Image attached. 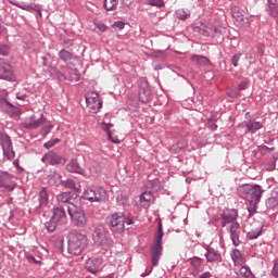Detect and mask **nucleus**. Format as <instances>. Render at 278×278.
<instances>
[{
  "instance_id": "1",
  "label": "nucleus",
  "mask_w": 278,
  "mask_h": 278,
  "mask_svg": "<svg viewBox=\"0 0 278 278\" xmlns=\"http://www.w3.org/2000/svg\"><path fill=\"white\" fill-rule=\"evenodd\" d=\"M222 227L227 228L233 247H240V224L238 223V210L226 208L223 211Z\"/></svg>"
},
{
  "instance_id": "2",
  "label": "nucleus",
  "mask_w": 278,
  "mask_h": 278,
  "mask_svg": "<svg viewBox=\"0 0 278 278\" xmlns=\"http://www.w3.org/2000/svg\"><path fill=\"white\" fill-rule=\"evenodd\" d=\"M238 195L249 203H260L264 189L260 185H242L237 189Z\"/></svg>"
},
{
  "instance_id": "3",
  "label": "nucleus",
  "mask_w": 278,
  "mask_h": 278,
  "mask_svg": "<svg viewBox=\"0 0 278 278\" xmlns=\"http://www.w3.org/2000/svg\"><path fill=\"white\" fill-rule=\"evenodd\" d=\"M88 247V237L81 232L74 231L70 233L67 251L71 255H81Z\"/></svg>"
},
{
  "instance_id": "4",
  "label": "nucleus",
  "mask_w": 278,
  "mask_h": 278,
  "mask_svg": "<svg viewBox=\"0 0 278 278\" xmlns=\"http://www.w3.org/2000/svg\"><path fill=\"white\" fill-rule=\"evenodd\" d=\"M67 212L74 227L84 228L86 227V225H88V217L86 216V212L84 211V208L78 207L73 203H70L67 205Z\"/></svg>"
},
{
  "instance_id": "5",
  "label": "nucleus",
  "mask_w": 278,
  "mask_h": 278,
  "mask_svg": "<svg viewBox=\"0 0 278 278\" xmlns=\"http://www.w3.org/2000/svg\"><path fill=\"white\" fill-rule=\"evenodd\" d=\"M109 223L112 227V231L123 233L125 231V225H134V219L125 217L123 213H113L109 217Z\"/></svg>"
},
{
  "instance_id": "6",
  "label": "nucleus",
  "mask_w": 278,
  "mask_h": 278,
  "mask_svg": "<svg viewBox=\"0 0 278 278\" xmlns=\"http://www.w3.org/2000/svg\"><path fill=\"white\" fill-rule=\"evenodd\" d=\"M83 199L89 201V203H101L108 199V191L103 187L89 188L84 191Z\"/></svg>"
},
{
  "instance_id": "7",
  "label": "nucleus",
  "mask_w": 278,
  "mask_h": 278,
  "mask_svg": "<svg viewBox=\"0 0 278 278\" xmlns=\"http://www.w3.org/2000/svg\"><path fill=\"white\" fill-rule=\"evenodd\" d=\"M162 238H164V232L162 231V225H160L159 230L155 235V242L151 248V257L153 266H157V264H160V258L162 257Z\"/></svg>"
},
{
  "instance_id": "8",
  "label": "nucleus",
  "mask_w": 278,
  "mask_h": 278,
  "mask_svg": "<svg viewBox=\"0 0 278 278\" xmlns=\"http://www.w3.org/2000/svg\"><path fill=\"white\" fill-rule=\"evenodd\" d=\"M92 240L97 247H101V249H104V251H108L110 247H112V239L108 238V235L105 233V229L102 227H98L94 229L92 235Z\"/></svg>"
},
{
  "instance_id": "9",
  "label": "nucleus",
  "mask_w": 278,
  "mask_h": 278,
  "mask_svg": "<svg viewBox=\"0 0 278 278\" xmlns=\"http://www.w3.org/2000/svg\"><path fill=\"white\" fill-rule=\"evenodd\" d=\"M0 142L3 151L4 160H14L16 157V152H14V148L12 147V139L5 132H0Z\"/></svg>"
},
{
  "instance_id": "10",
  "label": "nucleus",
  "mask_w": 278,
  "mask_h": 278,
  "mask_svg": "<svg viewBox=\"0 0 278 278\" xmlns=\"http://www.w3.org/2000/svg\"><path fill=\"white\" fill-rule=\"evenodd\" d=\"M86 103L92 114H97L103 108V102L97 92H88L86 94Z\"/></svg>"
},
{
  "instance_id": "11",
  "label": "nucleus",
  "mask_w": 278,
  "mask_h": 278,
  "mask_svg": "<svg viewBox=\"0 0 278 278\" xmlns=\"http://www.w3.org/2000/svg\"><path fill=\"white\" fill-rule=\"evenodd\" d=\"M41 162L50 164V166H64L67 160L66 156L60 155L56 152L50 151L47 152L42 157Z\"/></svg>"
},
{
  "instance_id": "12",
  "label": "nucleus",
  "mask_w": 278,
  "mask_h": 278,
  "mask_svg": "<svg viewBox=\"0 0 278 278\" xmlns=\"http://www.w3.org/2000/svg\"><path fill=\"white\" fill-rule=\"evenodd\" d=\"M189 262V275L192 277H199V274L203 273V258L193 256L188 260Z\"/></svg>"
},
{
  "instance_id": "13",
  "label": "nucleus",
  "mask_w": 278,
  "mask_h": 278,
  "mask_svg": "<svg viewBox=\"0 0 278 278\" xmlns=\"http://www.w3.org/2000/svg\"><path fill=\"white\" fill-rule=\"evenodd\" d=\"M46 121L47 118H45L43 114H41L39 118L31 115L22 123V126L25 127V129H38V127H42V125H45Z\"/></svg>"
},
{
  "instance_id": "14",
  "label": "nucleus",
  "mask_w": 278,
  "mask_h": 278,
  "mask_svg": "<svg viewBox=\"0 0 278 278\" xmlns=\"http://www.w3.org/2000/svg\"><path fill=\"white\" fill-rule=\"evenodd\" d=\"M85 266L89 273L97 275L101 270V266H103V257H90L86 261Z\"/></svg>"
},
{
  "instance_id": "15",
  "label": "nucleus",
  "mask_w": 278,
  "mask_h": 278,
  "mask_svg": "<svg viewBox=\"0 0 278 278\" xmlns=\"http://www.w3.org/2000/svg\"><path fill=\"white\" fill-rule=\"evenodd\" d=\"M0 79H4L5 81H16L12 65L9 63L0 64Z\"/></svg>"
},
{
  "instance_id": "16",
  "label": "nucleus",
  "mask_w": 278,
  "mask_h": 278,
  "mask_svg": "<svg viewBox=\"0 0 278 278\" xmlns=\"http://www.w3.org/2000/svg\"><path fill=\"white\" fill-rule=\"evenodd\" d=\"M194 31H198V34H201L202 36H214L216 31H218V28L214 26L211 23H200L199 26H194Z\"/></svg>"
},
{
  "instance_id": "17",
  "label": "nucleus",
  "mask_w": 278,
  "mask_h": 278,
  "mask_svg": "<svg viewBox=\"0 0 278 278\" xmlns=\"http://www.w3.org/2000/svg\"><path fill=\"white\" fill-rule=\"evenodd\" d=\"M9 92L5 89L0 90V111L8 112V108L13 110V112H18V109L14 106L10 101H8Z\"/></svg>"
},
{
  "instance_id": "18",
  "label": "nucleus",
  "mask_w": 278,
  "mask_h": 278,
  "mask_svg": "<svg viewBox=\"0 0 278 278\" xmlns=\"http://www.w3.org/2000/svg\"><path fill=\"white\" fill-rule=\"evenodd\" d=\"M205 251L206 252L204 254V257H206V262L208 264H214L216 262H223V255L220 254V252H218L214 248L206 247Z\"/></svg>"
},
{
  "instance_id": "19",
  "label": "nucleus",
  "mask_w": 278,
  "mask_h": 278,
  "mask_svg": "<svg viewBox=\"0 0 278 278\" xmlns=\"http://www.w3.org/2000/svg\"><path fill=\"white\" fill-rule=\"evenodd\" d=\"M12 181V175L8 172H0V188H5L7 190H14L15 185Z\"/></svg>"
},
{
  "instance_id": "20",
  "label": "nucleus",
  "mask_w": 278,
  "mask_h": 278,
  "mask_svg": "<svg viewBox=\"0 0 278 278\" xmlns=\"http://www.w3.org/2000/svg\"><path fill=\"white\" fill-rule=\"evenodd\" d=\"M52 218L59 223V225H64V223H66V211H64V207L54 208Z\"/></svg>"
},
{
  "instance_id": "21",
  "label": "nucleus",
  "mask_w": 278,
  "mask_h": 278,
  "mask_svg": "<svg viewBox=\"0 0 278 278\" xmlns=\"http://www.w3.org/2000/svg\"><path fill=\"white\" fill-rule=\"evenodd\" d=\"M231 260L235 264V266H242V264H245L247 260L242 255V252L238 249H233L230 253Z\"/></svg>"
},
{
  "instance_id": "22",
  "label": "nucleus",
  "mask_w": 278,
  "mask_h": 278,
  "mask_svg": "<svg viewBox=\"0 0 278 278\" xmlns=\"http://www.w3.org/2000/svg\"><path fill=\"white\" fill-rule=\"evenodd\" d=\"M112 127H114V124H108L105 122L101 123V128L105 131L108 140H110V142H113V144H121V139H112Z\"/></svg>"
},
{
  "instance_id": "23",
  "label": "nucleus",
  "mask_w": 278,
  "mask_h": 278,
  "mask_svg": "<svg viewBox=\"0 0 278 278\" xmlns=\"http://www.w3.org/2000/svg\"><path fill=\"white\" fill-rule=\"evenodd\" d=\"M66 170H68V173H76L77 175H84V168L79 166V163H77L75 159L68 162Z\"/></svg>"
},
{
  "instance_id": "24",
  "label": "nucleus",
  "mask_w": 278,
  "mask_h": 278,
  "mask_svg": "<svg viewBox=\"0 0 278 278\" xmlns=\"http://www.w3.org/2000/svg\"><path fill=\"white\" fill-rule=\"evenodd\" d=\"M278 206V188H274L271 191V197L266 200V207L269 210H275Z\"/></svg>"
},
{
  "instance_id": "25",
  "label": "nucleus",
  "mask_w": 278,
  "mask_h": 278,
  "mask_svg": "<svg viewBox=\"0 0 278 278\" xmlns=\"http://www.w3.org/2000/svg\"><path fill=\"white\" fill-rule=\"evenodd\" d=\"M51 174L48 175L49 179H48V184L50 186H62V175L58 174V172H55V169L50 172Z\"/></svg>"
},
{
  "instance_id": "26",
  "label": "nucleus",
  "mask_w": 278,
  "mask_h": 278,
  "mask_svg": "<svg viewBox=\"0 0 278 278\" xmlns=\"http://www.w3.org/2000/svg\"><path fill=\"white\" fill-rule=\"evenodd\" d=\"M43 72L46 73V77H58L59 79H64V74L58 72L53 66L45 65Z\"/></svg>"
},
{
  "instance_id": "27",
  "label": "nucleus",
  "mask_w": 278,
  "mask_h": 278,
  "mask_svg": "<svg viewBox=\"0 0 278 278\" xmlns=\"http://www.w3.org/2000/svg\"><path fill=\"white\" fill-rule=\"evenodd\" d=\"M153 203V193L147 191L140 195V205L142 207H149Z\"/></svg>"
},
{
  "instance_id": "28",
  "label": "nucleus",
  "mask_w": 278,
  "mask_h": 278,
  "mask_svg": "<svg viewBox=\"0 0 278 278\" xmlns=\"http://www.w3.org/2000/svg\"><path fill=\"white\" fill-rule=\"evenodd\" d=\"M264 125L261 122H254V121H249L245 124V129L250 131L251 134H255V131H260Z\"/></svg>"
},
{
  "instance_id": "29",
  "label": "nucleus",
  "mask_w": 278,
  "mask_h": 278,
  "mask_svg": "<svg viewBox=\"0 0 278 278\" xmlns=\"http://www.w3.org/2000/svg\"><path fill=\"white\" fill-rule=\"evenodd\" d=\"M191 62H195V64H200V66H210V59L199 54H193L191 56Z\"/></svg>"
},
{
  "instance_id": "30",
  "label": "nucleus",
  "mask_w": 278,
  "mask_h": 278,
  "mask_svg": "<svg viewBox=\"0 0 278 278\" xmlns=\"http://www.w3.org/2000/svg\"><path fill=\"white\" fill-rule=\"evenodd\" d=\"M267 11L270 14V16L276 18V23L278 24V5L275 3V1L268 0Z\"/></svg>"
},
{
  "instance_id": "31",
  "label": "nucleus",
  "mask_w": 278,
  "mask_h": 278,
  "mask_svg": "<svg viewBox=\"0 0 278 278\" xmlns=\"http://www.w3.org/2000/svg\"><path fill=\"white\" fill-rule=\"evenodd\" d=\"M150 100H151V90H149V88L140 89L139 101H141V103H148V101H150Z\"/></svg>"
},
{
  "instance_id": "32",
  "label": "nucleus",
  "mask_w": 278,
  "mask_h": 278,
  "mask_svg": "<svg viewBox=\"0 0 278 278\" xmlns=\"http://www.w3.org/2000/svg\"><path fill=\"white\" fill-rule=\"evenodd\" d=\"M104 8L108 12H114L118 8V0H104Z\"/></svg>"
},
{
  "instance_id": "33",
  "label": "nucleus",
  "mask_w": 278,
  "mask_h": 278,
  "mask_svg": "<svg viewBox=\"0 0 278 278\" xmlns=\"http://www.w3.org/2000/svg\"><path fill=\"white\" fill-rule=\"evenodd\" d=\"M232 16L238 21V23H242V21H244V12L238 7L232 9Z\"/></svg>"
},
{
  "instance_id": "34",
  "label": "nucleus",
  "mask_w": 278,
  "mask_h": 278,
  "mask_svg": "<svg viewBox=\"0 0 278 278\" xmlns=\"http://www.w3.org/2000/svg\"><path fill=\"white\" fill-rule=\"evenodd\" d=\"M239 277L240 278H255V277H253V273H251V268H249V266H242L239 269Z\"/></svg>"
},
{
  "instance_id": "35",
  "label": "nucleus",
  "mask_w": 278,
  "mask_h": 278,
  "mask_svg": "<svg viewBox=\"0 0 278 278\" xmlns=\"http://www.w3.org/2000/svg\"><path fill=\"white\" fill-rule=\"evenodd\" d=\"M59 58L63 62H71L73 60V53L68 52L67 50L63 49L59 52Z\"/></svg>"
},
{
  "instance_id": "36",
  "label": "nucleus",
  "mask_w": 278,
  "mask_h": 278,
  "mask_svg": "<svg viewBox=\"0 0 278 278\" xmlns=\"http://www.w3.org/2000/svg\"><path fill=\"white\" fill-rule=\"evenodd\" d=\"M49 203V193H47V189H41L39 193V204L47 205Z\"/></svg>"
},
{
  "instance_id": "37",
  "label": "nucleus",
  "mask_w": 278,
  "mask_h": 278,
  "mask_svg": "<svg viewBox=\"0 0 278 278\" xmlns=\"http://www.w3.org/2000/svg\"><path fill=\"white\" fill-rule=\"evenodd\" d=\"M56 200L59 203H70L71 202V193L70 192H62L56 195Z\"/></svg>"
},
{
  "instance_id": "38",
  "label": "nucleus",
  "mask_w": 278,
  "mask_h": 278,
  "mask_svg": "<svg viewBox=\"0 0 278 278\" xmlns=\"http://www.w3.org/2000/svg\"><path fill=\"white\" fill-rule=\"evenodd\" d=\"M58 224H60V223L56 222L55 219H53V217H52L49 222H47V223L45 224V227H46V229H47L48 231L53 232V231H55V229L58 228Z\"/></svg>"
},
{
  "instance_id": "39",
  "label": "nucleus",
  "mask_w": 278,
  "mask_h": 278,
  "mask_svg": "<svg viewBox=\"0 0 278 278\" xmlns=\"http://www.w3.org/2000/svg\"><path fill=\"white\" fill-rule=\"evenodd\" d=\"M260 236H262V228H258L256 230H252V231L248 232L249 240H257V238H260Z\"/></svg>"
},
{
  "instance_id": "40",
  "label": "nucleus",
  "mask_w": 278,
  "mask_h": 278,
  "mask_svg": "<svg viewBox=\"0 0 278 278\" xmlns=\"http://www.w3.org/2000/svg\"><path fill=\"white\" fill-rule=\"evenodd\" d=\"M61 186H64V188H68L70 190H74L75 180H73V179L62 180Z\"/></svg>"
},
{
  "instance_id": "41",
  "label": "nucleus",
  "mask_w": 278,
  "mask_h": 278,
  "mask_svg": "<svg viewBox=\"0 0 278 278\" xmlns=\"http://www.w3.org/2000/svg\"><path fill=\"white\" fill-rule=\"evenodd\" d=\"M51 129H53V125H52V124L46 125V126L41 129V136H43V138H47V136H49V134H51Z\"/></svg>"
},
{
  "instance_id": "42",
  "label": "nucleus",
  "mask_w": 278,
  "mask_h": 278,
  "mask_svg": "<svg viewBox=\"0 0 278 278\" xmlns=\"http://www.w3.org/2000/svg\"><path fill=\"white\" fill-rule=\"evenodd\" d=\"M176 16H177V18H179V21H186V18H189L190 15L188 13H186V11H184V10H178L176 12Z\"/></svg>"
},
{
  "instance_id": "43",
  "label": "nucleus",
  "mask_w": 278,
  "mask_h": 278,
  "mask_svg": "<svg viewBox=\"0 0 278 278\" xmlns=\"http://www.w3.org/2000/svg\"><path fill=\"white\" fill-rule=\"evenodd\" d=\"M148 188H151V190H159V188H160V180H157V179L150 180L148 182Z\"/></svg>"
},
{
  "instance_id": "44",
  "label": "nucleus",
  "mask_w": 278,
  "mask_h": 278,
  "mask_svg": "<svg viewBox=\"0 0 278 278\" xmlns=\"http://www.w3.org/2000/svg\"><path fill=\"white\" fill-rule=\"evenodd\" d=\"M149 5H153L155 8H164V0H150Z\"/></svg>"
},
{
  "instance_id": "45",
  "label": "nucleus",
  "mask_w": 278,
  "mask_h": 278,
  "mask_svg": "<svg viewBox=\"0 0 278 278\" xmlns=\"http://www.w3.org/2000/svg\"><path fill=\"white\" fill-rule=\"evenodd\" d=\"M60 142V139H52L43 144L45 149H52V147H55Z\"/></svg>"
},
{
  "instance_id": "46",
  "label": "nucleus",
  "mask_w": 278,
  "mask_h": 278,
  "mask_svg": "<svg viewBox=\"0 0 278 278\" xmlns=\"http://www.w3.org/2000/svg\"><path fill=\"white\" fill-rule=\"evenodd\" d=\"M242 58V53H237L231 59V64L235 67H238V62H240V59Z\"/></svg>"
},
{
  "instance_id": "47",
  "label": "nucleus",
  "mask_w": 278,
  "mask_h": 278,
  "mask_svg": "<svg viewBox=\"0 0 278 278\" xmlns=\"http://www.w3.org/2000/svg\"><path fill=\"white\" fill-rule=\"evenodd\" d=\"M257 204L258 203H250V206L248 207L250 216H253V214L257 212Z\"/></svg>"
},
{
  "instance_id": "48",
  "label": "nucleus",
  "mask_w": 278,
  "mask_h": 278,
  "mask_svg": "<svg viewBox=\"0 0 278 278\" xmlns=\"http://www.w3.org/2000/svg\"><path fill=\"white\" fill-rule=\"evenodd\" d=\"M0 55H10V47L0 46Z\"/></svg>"
},
{
  "instance_id": "49",
  "label": "nucleus",
  "mask_w": 278,
  "mask_h": 278,
  "mask_svg": "<svg viewBox=\"0 0 278 278\" xmlns=\"http://www.w3.org/2000/svg\"><path fill=\"white\" fill-rule=\"evenodd\" d=\"M256 49H257V54L261 55V56H263L264 53H265V51H266V46H264V43H260V45L256 47Z\"/></svg>"
},
{
  "instance_id": "50",
  "label": "nucleus",
  "mask_w": 278,
  "mask_h": 278,
  "mask_svg": "<svg viewBox=\"0 0 278 278\" xmlns=\"http://www.w3.org/2000/svg\"><path fill=\"white\" fill-rule=\"evenodd\" d=\"M271 275L274 277H278V260H275L274 261V267L271 269Z\"/></svg>"
},
{
  "instance_id": "51",
  "label": "nucleus",
  "mask_w": 278,
  "mask_h": 278,
  "mask_svg": "<svg viewBox=\"0 0 278 278\" xmlns=\"http://www.w3.org/2000/svg\"><path fill=\"white\" fill-rule=\"evenodd\" d=\"M96 27L100 29V31H105L108 29V26L103 23H96Z\"/></svg>"
},
{
  "instance_id": "52",
  "label": "nucleus",
  "mask_w": 278,
  "mask_h": 278,
  "mask_svg": "<svg viewBox=\"0 0 278 278\" xmlns=\"http://www.w3.org/2000/svg\"><path fill=\"white\" fill-rule=\"evenodd\" d=\"M13 165L15 166V168H16V170H17L18 173H23V168L21 167V164H20V161H18V160H15V161L13 162Z\"/></svg>"
},
{
  "instance_id": "53",
  "label": "nucleus",
  "mask_w": 278,
  "mask_h": 278,
  "mask_svg": "<svg viewBox=\"0 0 278 278\" xmlns=\"http://www.w3.org/2000/svg\"><path fill=\"white\" fill-rule=\"evenodd\" d=\"M114 27H117V29H125V23L124 22H115Z\"/></svg>"
},
{
  "instance_id": "54",
  "label": "nucleus",
  "mask_w": 278,
  "mask_h": 278,
  "mask_svg": "<svg viewBox=\"0 0 278 278\" xmlns=\"http://www.w3.org/2000/svg\"><path fill=\"white\" fill-rule=\"evenodd\" d=\"M14 5H16V8H20L21 10H27V8H29V5H27L26 3H14Z\"/></svg>"
},
{
  "instance_id": "55",
  "label": "nucleus",
  "mask_w": 278,
  "mask_h": 278,
  "mask_svg": "<svg viewBox=\"0 0 278 278\" xmlns=\"http://www.w3.org/2000/svg\"><path fill=\"white\" fill-rule=\"evenodd\" d=\"M26 258L28 260V262H30L31 264H38V260H36V257L31 256V255H27Z\"/></svg>"
},
{
  "instance_id": "56",
  "label": "nucleus",
  "mask_w": 278,
  "mask_h": 278,
  "mask_svg": "<svg viewBox=\"0 0 278 278\" xmlns=\"http://www.w3.org/2000/svg\"><path fill=\"white\" fill-rule=\"evenodd\" d=\"M249 85V83L247 81H242L238 85V90H244V88H247V86Z\"/></svg>"
},
{
  "instance_id": "57",
  "label": "nucleus",
  "mask_w": 278,
  "mask_h": 278,
  "mask_svg": "<svg viewBox=\"0 0 278 278\" xmlns=\"http://www.w3.org/2000/svg\"><path fill=\"white\" fill-rule=\"evenodd\" d=\"M199 278H212V273L205 271L199 276Z\"/></svg>"
},
{
  "instance_id": "58",
  "label": "nucleus",
  "mask_w": 278,
  "mask_h": 278,
  "mask_svg": "<svg viewBox=\"0 0 278 278\" xmlns=\"http://www.w3.org/2000/svg\"><path fill=\"white\" fill-rule=\"evenodd\" d=\"M71 79L72 81H79V74L77 73L72 74Z\"/></svg>"
},
{
  "instance_id": "59",
  "label": "nucleus",
  "mask_w": 278,
  "mask_h": 278,
  "mask_svg": "<svg viewBox=\"0 0 278 278\" xmlns=\"http://www.w3.org/2000/svg\"><path fill=\"white\" fill-rule=\"evenodd\" d=\"M16 99L20 101H25V99H27V94L16 96Z\"/></svg>"
},
{
  "instance_id": "60",
  "label": "nucleus",
  "mask_w": 278,
  "mask_h": 278,
  "mask_svg": "<svg viewBox=\"0 0 278 278\" xmlns=\"http://www.w3.org/2000/svg\"><path fill=\"white\" fill-rule=\"evenodd\" d=\"M111 138H112L113 140H114V139L118 140V137L114 135V131L111 132Z\"/></svg>"
},
{
  "instance_id": "61",
  "label": "nucleus",
  "mask_w": 278,
  "mask_h": 278,
  "mask_svg": "<svg viewBox=\"0 0 278 278\" xmlns=\"http://www.w3.org/2000/svg\"><path fill=\"white\" fill-rule=\"evenodd\" d=\"M3 34V26L0 25V36Z\"/></svg>"
},
{
  "instance_id": "62",
  "label": "nucleus",
  "mask_w": 278,
  "mask_h": 278,
  "mask_svg": "<svg viewBox=\"0 0 278 278\" xmlns=\"http://www.w3.org/2000/svg\"><path fill=\"white\" fill-rule=\"evenodd\" d=\"M11 3H12V5H14V3H18V2H16V1H11Z\"/></svg>"
},
{
  "instance_id": "63",
  "label": "nucleus",
  "mask_w": 278,
  "mask_h": 278,
  "mask_svg": "<svg viewBox=\"0 0 278 278\" xmlns=\"http://www.w3.org/2000/svg\"><path fill=\"white\" fill-rule=\"evenodd\" d=\"M141 277H147V274H141Z\"/></svg>"
},
{
  "instance_id": "64",
  "label": "nucleus",
  "mask_w": 278,
  "mask_h": 278,
  "mask_svg": "<svg viewBox=\"0 0 278 278\" xmlns=\"http://www.w3.org/2000/svg\"><path fill=\"white\" fill-rule=\"evenodd\" d=\"M108 278H114V277H112V276H109Z\"/></svg>"
}]
</instances>
